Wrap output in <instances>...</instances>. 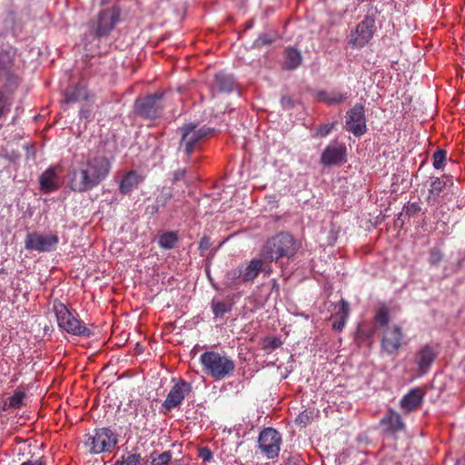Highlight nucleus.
Returning <instances> with one entry per match:
<instances>
[{
	"instance_id": "3",
	"label": "nucleus",
	"mask_w": 465,
	"mask_h": 465,
	"mask_svg": "<svg viewBox=\"0 0 465 465\" xmlns=\"http://www.w3.org/2000/svg\"><path fill=\"white\" fill-rule=\"evenodd\" d=\"M298 250L295 239L289 232H282L270 238L263 247V256L270 261L291 258Z\"/></svg>"
},
{
	"instance_id": "11",
	"label": "nucleus",
	"mask_w": 465,
	"mask_h": 465,
	"mask_svg": "<svg viewBox=\"0 0 465 465\" xmlns=\"http://www.w3.org/2000/svg\"><path fill=\"white\" fill-rule=\"evenodd\" d=\"M375 32V19L366 15L350 34L349 45L352 48L364 47L373 37Z\"/></svg>"
},
{
	"instance_id": "23",
	"label": "nucleus",
	"mask_w": 465,
	"mask_h": 465,
	"mask_svg": "<svg viewBox=\"0 0 465 465\" xmlns=\"http://www.w3.org/2000/svg\"><path fill=\"white\" fill-rule=\"evenodd\" d=\"M302 62V55L299 50L292 46H288L283 52L282 67L286 70H294L298 68Z\"/></svg>"
},
{
	"instance_id": "26",
	"label": "nucleus",
	"mask_w": 465,
	"mask_h": 465,
	"mask_svg": "<svg viewBox=\"0 0 465 465\" xmlns=\"http://www.w3.org/2000/svg\"><path fill=\"white\" fill-rule=\"evenodd\" d=\"M318 97L322 102L326 103L327 104H338L343 103L348 98V94L344 93H339L335 91H331L330 93L325 91H320L318 93Z\"/></svg>"
},
{
	"instance_id": "4",
	"label": "nucleus",
	"mask_w": 465,
	"mask_h": 465,
	"mask_svg": "<svg viewBox=\"0 0 465 465\" xmlns=\"http://www.w3.org/2000/svg\"><path fill=\"white\" fill-rule=\"evenodd\" d=\"M58 326L66 332L89 338L93 331L78 319L77 314L73 313L63 302L55 300L53 304Z\"/></svg>"
},
{
	"instance_id": "47",
	"label": "nucleus",
	"mask_w": 465,
	"mask_h": 465,
	"mask_svg": "<svg viewBox=\"0 0 465 465\" xmlns=\"http://www.w3.org/2000/svg\"><path fill=\"white\" fill-rule=\"evenodd\" d=\"M21 465H45V463L42 459H39V460H35L25 461Z\"/></svg>"
},
{
	"instance_id": "40",
	"label": "nucleus",
	"mask_w": 465,
	"mask_h": 465,
	"mask_svg": "<svg viewBox=\"0 0 465 465\" xmlns=\"http://www.w3.org/2000/svg\"><path fill=\"white\" fill-rule=\"evenodd\" d=\"M334 123L321 125L317 131V134L321 137L327 136L334 128Z\"/></svg>"
},
{
	"instance_id": "10",
	"label": "nucleus",
	"mask_w": 465,
	"mask_h": 465,
	"mask_svg": "<svg viewBox=\"0 0 465 465\" xmlns=\"http://www.w3.org/2000/svg\"><path fill=\"white\" fill-rule=\"evenodd\" d=\"M262 269V261L261 259H252L245 266L229 271L226 278L231 284L252 282Z\"/></svg>"
},
{
	"instance_id": "21",
	"label": "nucleus",
	"mask_w": 465,
	"mask_h": 465,
	"mask_svg": "<svg viewBox=\"0 0 465 465\" xmlns=\"http://www.w3.org/2000/svg\"><path fill=\"white\" fill-rule=\"evenodd\" d=\"M424 397V392L420 388L411 389L401 401V407L402 410L411 412L421 405Z\"/></svg>"
},
{
	"instance_id": "46",
	"label": "nucleus",
	"mask_w": 465,
	"mask_h": 465,
	"mask_svg": "<svg viewBox=\"0 0 465 465\" xmlns=\"http://www.w3.org/2000/svg\"><path fill=\"white\" fill-rule=\"evenodd\" d=\"M209 247H210L209 239L206 237L202 238L199 242V248L203 251H205V250L209 249Z\"/></svg>"
},
{
	"instance_id": "20",
	"label": "nucleus",
	"mask_w": 465,
	"mask_h": 465,
	"mask_svg": "<svg viewBox=\"0 0 465 465\" xmlns=\"http://www.w3.org/2000/svg\"><path fill=\"white\" fill-rule=\"evenodd\" d=\"M335 307L337 310L331 317L332 329L336 331H341L344 328L349 317L350 305L345 300L341 299Z\"/></svg>"
},
{
	"instance_id": "43",
	"label": "nucleus",
	"mask_w": 465,
	"mask_h": 465,
	"mask_svg": "<svg viewBox=\"0 0 465 465\" xmlns=\"http://www.w3.org/2000/svg\"><path fill=\"white\" fill-rule=\"evenodd\" d=\"M186 171L185 169H178L173 174V183H176L184 179Z\"/></svg>"
},
{
	"instance_id": "33",
	"label": "nucleus",
	"mask_w": 465,
	"mask_h": 465,
	"mask_svg": "<svg viewBox=\"0 0 465 465\" xmlns=\"http://www.w3.org/2000/svg\"><path fill=\"white\" fill-rule=\"evenodd\" d=\"M25 393L21 391H15V393L8 398V407L18 409L23 405Z\"/></svg>"
},
{
	"instance_id": "12",
	"label": "nucleus",
	"mask_w": 465,
	"mask_h": 465,
	"mask_svg": "<svg viewBox=\"0 0 465 465\" xmlns=\"http://www.w3.org/2000/svg\"><path fill=\"white\" fill-rule=\"evenodd\" d=\"M345 127L356 137H361L367 132L365 109L362 104H355L346 113Z\"/></svg>"
},
{
	"instance_id": "31",
	"label": "nucleus",
	"mask_w": 465,
	"mask_h": 465,
	"mask_svg": "<svg viewBox=\"0 0 465 465\" xmlns=\"http://www.w3.org/2000/svg\"><path fill=\"white\" fill-rule=\"evenodd\" d=\"M114 465H142V457L139 453L124 454Z\"/></svg>"
},
{
	"instance_id": "38",
	"label": "nucleus",
	"mask_w": 465,
	"mask_h": 465,
	"mask_svg": "<svg viewBox=\"0 0 465 465\" xmlns=\"http://www.w3.org/2000/svg\"><path fill=\"white\" fill-rule=\"evenodd\" d=\"M173 197V192L171 188L163 187L161 193L157 196V203L164 205L167 201Z\"/></svg>"
},
{
	"instance_id": "14",
	"label": "nucleus",
	"mask_w": 465,
	"mask_h": 465,
	"mask_svg": "<svg viewBox=\"0 0 465 465\" xmlns=\"http://www.w3.org/2000/svg\"><path fill=\"white\" fill-rule=\"evenodd\" d=\"M59 243V237L56 234L44 235L39 232L27 233L25 240L26 250L38 252H49L54 250Z\"/></svg>"
},
{
	"instance_id": "18",
	"label": "nucleus",
	"mask_w": 465,
	"mask_h": 465,
	"mask_svg": "<svg viewBox=\"0 0 465 465\" xmlns=\"http://www.w3.org/2000/svg\"><path fill=\"white\" fill-rule=\"evenodd\" d=\"M436 356V352L430 345L423 346L419 351L416 352L414 361L417 364L419 372L421 375L428 372L432 362L435 361Z\"/></svg>"
},
{
	"instance_id": "25",
	"label": "nucleus",
	"mask_w": 465,
	"mask_h": 465,
	"mask_svg": "<svg viewBox=\"0 0 465 465\" xmlns=\"http://www.w3.org/2000/svg\"><path fill=\"white\" fill-rule=\"evenodd\" d=\"M87 89L81 84H77L74 87L66 89L64 94V100L67 104L84 101L87 100Z\"/></svg>"
},
{
	"instance_id": "51",
	"label": "nucleus",
	"mask_w": 465,
	"mask_h": 465,
	"mask_svg": "<svg viewBox=\"0 0 465 465\" xmlns=\"http://www.w3.org/2000/svg\"><path fill=\"white\" fill-rule=\"evenodd\" d=\"M11 407H8V399L4 402V405L2 407L3 411H6L10 409Z\"/></svg>"
},
{
	"instance_id": "13",
	"label": "nucleus",
	"mask_w": 465,
	"mask_h": 465,
	"mask_svg": "<svg viewBox=\"0 0 465 465\" xmlns=\"http://www.w3.org/2000/svg\"><path fill=\"white\" fill-rule=\"evenodd\" d=\"M173 381L174 384L163 403V407L167 411L179 407L183 401L193 393V386L190 382L183 379H178L177 381L173 379Z\"/></svg>"
},
{
	"instance_id": "1",
	"label": "nucleus",
	"mask_w": 465,
	"mask_h": 465,
	"mask_svg": "<svg viewBox=\"0 0 465 465\" xmlns=\"http://www.w3.org/2000/svg\"><path fill=\"white\" fill-rule=\"evenodd\" d=\"M112 168L104 155H88L83 158L70 172L69 187L75 193H86L102 183Z\"/></svg>"
},
{
	"instance_id": "19",
	"label": "nucleus",
	"mask_w": 465,
	"mask_h": 465,
	"mask_svg": "<svg viewBox=\"0 0 465 465\" xmlns=\"http://www.w3.org/2000/svg\"><path fill=\"white\" fill-rule=\"evenodd\" d=\"M383 430L389 433L398 432L404 428L401 415L393 409H389L384 417L380 420Z\"/></svg>"
},
{
	"instance_id": "17",
	"label": "nucleus",
	"mask_w": 465,
	"mask_h": 465,
	"mask_svg": "<svg viewBox=\"0 0 465 465\" xmlns=\"http://www.w3.org/2000/svg\"><path fill=\"white\" fill-rule=\"evenodd\" d=\"M40 190L45 193L57 191L61 184L57 174V168L51 166L46 169L39 178Z\"/></svg>"
},
{
	"instance_id": "44",
	"label": "nucleus",
	"mask_w": 465,
	"mask_h": 465,
	"mask_svg": "<svg viewBox=\"0 0 465 465\" xmlns=\"http://www.w3.org/2000/svg\"><path fill=\"white\" fill-rule=\"evenodd\" d=\"M281 104L283 108H292L293 107L292 99L289 96H283L281 99Z\"/></svg>"
},
{
	"instance_id": "41",
	"label": "nucleus",
	"mask_w": 465,
	"mask_h": 465,
	"mask_svg": "<svg viewBox=\"0 0 465 465\" xmlns=\"http://www.w3.org/2000/svg\"><path fill=\"white\" fill-rule=\"evenodd\" d=\"M199 456L203 461H210L213 458V452L208 448L204 447L200 450Z\"/></svg>"
},
{
	"instance_id": "29",
	"label": "nucleus",
	"mask_w": 465,
	"mask_h": 465,
	"mask_svg": "<svg viewBox=\"0 0 465 465\" xmlns=\"http://www.w3.org/2000/svg\"><path fill=\"white\" fill-rule=\"evenodd\" d=\"M178 242V235L174 232H166L159 237L158 243L165 250L173 249Z\"/></svg>"
},
{
	"instance_id": "48",
	"label": "nucleus",
	"mask_w": 465,
	"mask_h": 465,
	"mask_svg": "<svg viewBox=\"0 0 465 465\" xmlns=\"http://www.w3.org/2000/svg\"><path fill=\"white\" fill-rule=\"evenodd\" d=\"M440 227H442V229H443L442 230L443 234L448 235V234L451 233V229H450V227L449 228L447 222H442L440 223Z\"/></svg>"
},
{
	"instance_id": "35",
	"label": "nucleus",
	"mask_w": 465,
	"mask_h": 465,
	"mask_svg": "<svg viewBox=\"0 0 465 465\" xmlns=\"http://www.w3.org/2000/svg\"><path fill=\"white\" fill-rule=\"evenodd\" d=\"M375 320L380 326H385L388 324L390 316L387 307L382 306L377 311Z\"/></svg>"
},
{
	"instance_id": "37",
	"label": "nucleus",
	"mask_w": 465,
	"mask_h": 465,
	"mask_svg": "<svg viewBox=\"0 0 465 465\" xmlns=\"http://www.w3.org/2000/svg\"><path fill=\"white\" fill-rule=\"evenodd\" d=\"M13 66V59L8 53H0V73L7 72Z\"/></svg>"
},
{
	"instance_id": "32",
	"label": "nucleus",
	"mask_w": 465,
	"mask_h": 465,
	"mask_svg": "<svg viewBox=\"0 0 465 465\" xmlns=\"http://www.w3.org/2000/svg\"><path fill=\"white\" fill-rule=\"evenodd\" d=\"M231 309L232 306L224 302H213L212 303V311L215 317H223Z\"/></svg>"
},
{
	"instance_id": "9",
	"label": "nucleus",
	"mask_w": 465,
	"mask_h": 465,
	"mask_svg": "<svg viewBox=\"0 0 465 465\" xmlns=\"http://www.w3.org/2000/svg\"><path fill=\"white\" fill-rule=\"evenodd\" d=\"M282 436L273 428L263 429L258 437V449L267 459H274L279 456L282 445Z\"/></svg>"
},
{
	"instance_id": "22",
	"label": "nucleus",
	"mask_w": 465,
	"mask_h": 465,
	"mask_svg": "<svg viewBox=\"0 0 465 465\" xmlns=\"http://www.w3.org/2000/svg\"><path fill=\"white\" fill-rule=\"evenodd\" d=\"M143 181L144 176L143 174L138 173L136 171H130L123 176L119 190L122 193L127 194Z\"/></svg>"
},
{
	"instance_id": "2",
	"label": "nucleus",
	"mask_w": 465,
	"mask_h": 465,
	"mask_svg": "<svg viewBox=\"0 0 465 465\" xmlns=\"http://www.w3.org/2000/svg\"><path fill=\"white\" fill-rule=\"evenodd\" d=\"M203 371L215 381L231 376L235 371V363L226 353L210 351L200 356Z\"/></svg>"
},
{
	"instance_id": "16",
	"label": "nucleus",
	"mask_w": 465,
	"mask_h": 465,
	"mask_svg": "<svg viewBox=\"0 0 465 465\" xmlns=\"http://www.w3.org/2000/svg\"><path fill=\"white\" fill-rule=\"evenodd\" d=\"M347 149L344 144L329 145L322 153L321 163L324 165H339L346 161Z\"/></svg>"
},
{
	"instance_id": "50",
	"label": "nucleus",
	"mask_w": 465,
	"mask_h": 465,
	"mask_svg": "<svg viewBox=\"0 0 465 465\" xmlns=\"http://www.w3.org/2000/svg\"><path fill=\"white\" fill-rule=\"evenodd\" d=\"M456 465H465V455L457 461Z\"/></svg>"
},
{
	"instance_id": "45",
	"label": "nucleus",
	"mask_w": 465,
	"mask_h": 465,
	"mask_svg": "<svg viewBox=\"0 0 465 465\" xmlns=\"http://www.w3.org/2000/svg\"><path fill=\"white\" fill-rule=\"evenodd\" d=\"M281 344H282V341L278 338H271L268 341L267 347L272 350H274V349L280 347Z\"/></svg>"
},
{
	"instance_id": "15",
	"label": "nucleus",
	"mask_w": 465,
	"mask_h": 465,
	"mask_svg": "<svg viewBox=\"0 0 465 465\" xmlns=\"http://www.w3.org/2000/svg\"><path fill=\"white\" fill-rule=\"evenodd\" d=\"M402 338L403 333L401 327L394 325L386 328L381 340L382 350L388 354L396 353L401 346Z\"/></svg>"
},
{
	"instance_id": "8",
	"label": "nucleus",
	"mask_w": 465,
	"mask_h": 465,
	"mask_svg": "<svg viewBox=\"0 0 465 465\" xmlns=\"http://www.w3.org/2000/svg\"><path fill=\"white\" fill-rule=\"evenodd\" d=\"M163 93L149 94L135 101V113L145 119H155L161 116L164 108Z\"/></svg>"
},
{
	"instance_id": "24",
	"label": "nucleus",
	"mask_w": 465,
	"mask_h": 465,
	"mask_svg": "<svg viewBox=\"0 0 465 465\" xmlns=\"http://www.w3.org/2000/svg\"><path fill=\"white\" fill-rule=\"evenodd\" d=\"M236 86L232 75L219 72L214 75V87L221 93L230 94Z\"/></svg>"
},
{
	"instance_id": "42",
	"label": "nucleus",
	"mask_w": 465,
	"mask_h": 465,
	"mask_svg": "<svg viewBox=\"0 0 465 465\" xmlns=\"http://www.w3.org/2000/svg\"><path fill=\"white\" fill-rule=\"evenodd\" d=\"M309 420L310 415L306 411L300 413L295 420L297 424L303 426L306 425L309 422Z\"/></svg>"
},
{
	"instance_id": "6",
	"label": "nucleus",
	"mask_w": 465,
	"mask_h": 465,
	"mask_svg": "<svg viewBox=\"0 0 465 465\" xmlns=\"http://www.w3.org/2000/svg\"><path fill=\"white\" fill-rule=\"evenodd\" d=\"M117 443V434L109 428L95 429L86 435L85 446L93 454L111 452Z\"/></svg>"
},
{
	"instance_id": "5",
	"label": "nucleus",
	"mask_w": 465,
	"mask_h": 465,
	"mask_svg": "<svg viewBox=\"0 0 465 465\" xmlns=\"http://www.w3.org/2000/svg\"><path fill=\"white\" fill-rule=\"evenodd\" d=\"M213 132V128L205 125L199 126L194 123L184 124L180 128V146H183L187 157H190L199 148L200 143L209 137Z\"/></svg>"
},
{
	"instance_id": "7",
	"label": "nucleus",
	"mask_w": 465,
	"mask_h": 465,
	"mask_svg": "<svg viewBox=\"0 0 465 465\" xmlns=\"http://www.w3.org/2000/svg\"><path fill=\"white\" fill-rule=\"evenodd\" d=\"M120 15L118 6L100 11L96 21L89 24L91 35L97 39L109 35L120 21Z\"/></svg>"
},
{
	"instance_id": "34",
	"label": "nucleus",
	"mask_w": 465,
	"mask_h": 465,
	"mask_svg": "<svg viewBox=\"0 0 465 465\" xmlns=\"http://www.w3.org/2000/svg\"><path fill=\"white\" fill-rule=\"evenodd\" d=\"M12 102L8 96L0 90V118L10 112Z\"/></svg>"
},
{
	"instance_id": "49",
	"label": "nucleus",
	"mask_w": 465,
	"mask_h": 465,
	"mask_svg": "<svg viewBox=\"0 0 465 465\" xmlns=\"http://www.w3.org/2000/svg\"><path fill=\"white\" fill-rule=\"evenodd\" d=\"M261 272H264L266 274H270L272 272V269H271V267H268V266H265V267L262 266V269Z\"/></svg>"
},
{
	"instance_id": "30",
	"label": "nucleus",
	"mask_w": 465,
	"mask_h": 465,
	"mask_svg": "<svg viewBox=\"0 0 465 465\" xmlns=\"http://www.w3.org/2000/svg\"><path fill=\"white\" fill-rule=\"evenodd\" d=\"M444 259V253L440 247H432L429 251L428 262L430 267H438Z\"/></svg>"
},
{
	"instance_id": "27",
	"label": "nucleus",
	"mask_w": 465,
	"mask_h": 465,
	"mask_svg": "<svg viewBox=\"0 0 465 465\" xmlns=\"http://www.w3.org/2000/svg\"><path fill=\"white\" fill-rule=\"evenodd\" d=\"M445 185H446V183L439 177L432 180L430 183V186L429 189V194L427 197L428 203L435 202L437 200V198L440 196V194L442 192Z\"/></svg>"
},
{
	"instance_id": "52",
	"label": "nucleus",
	"mask_w": 465,
	"mask_h": 465,
	"mask_svg": "<svg viewBox=\"0 0 465 465\" xmlns=\"http://www.w3.org/2000/svg\"><path fill=\"white\" fill-rule=\"evenodd\" d=\"M153 212H154V213H157V212H158V206H153Z\"/></svg>"
},
{
	"instance_id": "36",
	"label": "nucleus",
	"mask_w": 465,
	"mask_h": 465,
	"mask_svg": "<svg viewBox=\"0 0 465 465\" xmlns=\"http://www.w3.org/2000/svg\"><path fill=\"white\" fill-rule=\"evenodd\" d=\"M447 152L442 149H438L433 153V167L435 169H441L443 167V163L446 160Z\"/></svg>"
},
{
	"instance_id": "39",
	"label": "nucleus",
	"mask_w": 465,
	"mask_h": 465,
	"mask_svg": "<svg viewBox=\"0 0 465 465\" xmlns=\"http://www.w3.org/2000/svg\"><path fill=\"white\" fill-rule=\"evenodd\" d=\"M404 211L406 215L414 216L420 211V207L417 203H409L405 207Z\"/></svg>"
},
{
	"instance_id": "28",
	"label": "nucleus",
	"mask_w": 465,
	"mask_h": 465,
	"mask_svg": "<svg viewBox=\"0 0 465 465\" xmlns=\"http://www.w3.org/2000/svg\"><path fill=\"white\" fill-rule=\"evenodd\" d=\"M172 452L170 450L163 451L161 454H158L156 451H153L150 454L149 460L146 462L149 465H167L172 460Z\"/></svg>"
}]
</instances>
